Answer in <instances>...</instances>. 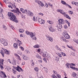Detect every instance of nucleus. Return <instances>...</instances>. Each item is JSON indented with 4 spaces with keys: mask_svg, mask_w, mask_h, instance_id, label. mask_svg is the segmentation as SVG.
Instances as JSON below:
<instances>
[{
    "mask_svg": "<svg viewBox=\"0 0 78 78\" xmlns=\"http://www.w3.org/2000/svg\"><path fill=\"white\" fill-rule=\"evenodd\" d=\"M0 41L2 44L4 45V46H7L8 45V42L5 39L3 38L0 39Z\"/></svg>",
    "mask_w": 78,
    "mask_h": 78,
    "instance_id": "20e7f679",
    "label": "nucleus"
},
{
    "mask_svg": "<svg viewBox=\"0 0 78 78\" xmlns=\"http://www.w3.org/2000/svg\"><path fill=\"white\" fill-rule=\"evenodd\" d=\"M40 51H41V49H38L37 50V52H38V53H40Z\"/></svg>",
    "mask_w": 78,
    "mask_h": 78,
    "instance_id": "4d7b16f0",
    "label": "nucleus"
},
{
    "mask_svg": "<svg viewBox=\"0 0 78 78\" xmlns=\"http://www.w3.org/2000/svg\"><path fill=\"white\" fill-rule=\"evenodd\" d=\"M36 56L37 58L41 59V56L37 54L36 55Z\"/></svg>",
    "mask_w": 78,
    "mask_h": 78,
    "instance_id": "7c9ffc66",
    "label": "nucleus"
},
{
    "mask_svg": "<svg viewBox=\"0 0 78 78\" xmlns=\"http://www.w3.org/2000/svg\"><path fill=\"white\" fill-rule=\"evenodd\" d=\"M44 71H45L46 73H47L48 72V69L45 67H44Z\"/></svg>",
    "mask_w": 78,
    "mask_h": 78,
    "instance_id": "c9c22d12",
    "label": "nucleus"
},
{
    "mask_svg": "<svg viewBox=\"0 0 78 78\" xmlns=\"http://www.w3.org/2000/svg\"><path fill=\"white\" fill-rule=\"evenodd\" d=\"M8 16L9 17V19L12 21H13L14 22L18 23V21L17 20V18H16V16L14 15L13 13L11 12H8Z\"/></svg>",
    "mask_w": 78,
    "mask_h": 78,
    "instance_id": "f257e3e1",
    "label": "nucleus"
},
{
    "mask_svg": "<svg viewBox=\"0 0 78 78\" xmlns=\"http://www.w3.org/2000/svg\"><path fill=\"white\" fill-rule=\"evenodd\" d=\"M58 56H59V57H60L61 58V57H62V56H61V54H60L59 53H58Z\"/></svg>",
    "mask_w": 78,
    "mask_h": 78,
    "instance_id": "052dcab7",
    "label": "nucleus"
},
{
    "mask_svg": "<svg viewBox=\"0 0 78 78\" xmlns=\"http://www.w3.org/2000/svg\"><path fill=\"white\" fill-rule=\"evenodd\" d=\"M66 21H67V24L68 25V27H70V23L68 22L67 20H66Z\"/></svg>",
    "mask_w": 78,
    "mask_h": 78,
    "instance_id": "8fccbe9b",
    "label": "nucleus"
},
{
    "mask_svg": "<svg viewBox=\"0 0 78 78\" xmlns=\"http://www.w3.org/2000/svg\"><path fill=\"white\" fill-rule=\"evenodd\" d=\"M38 22L41 24H44V23H45V20H42L41 18H39L38 19Z\"/></svg>",
    "mask_w": 78,
    "mask_h": 78,
    "instance_id": "4468645a",
    "label": "nucleus"
},
{
    "mask_svg": "<svg viewBox=\"0 0 78 78\" xmlns=\"http://www.w3.org/2000/svg\"><path fill=\"white\" fill-rule=\"evenodd\" d=\"M0 17H3V14L2 13H0Z\"/></svg>",
    "mask_w": 78,
    "mask_h": 78,
    "instance_id": "338daca9",
    "label": "nucleus"
},
{
    "mask_svg": "<svg viewBox=\"0 0 78 78\" xmlns=\"http://www.w3.org/2000/svg\"><path fill=\"white\" fill-rule=\"evenodd\" d=\"M12 70L13 71V72L14 73V74H16V71L14 69H12Z\"/></svg>",
    "mask_w": 78,
    "mask_h": 78,
    "instance_id": "a18cd8bd",
    "label": "nucleus"
},
{
    "mask_svg": "<svg viewBox=\"0 0 78 78\" xmlns=\"http://www.w3.org/2000/svg\"><path fill=\"white\" fill-rule=\"evenodd\" d=\"M61 54H62V55L63 56H67V55H66V54L62 52H61Z\"/></svg>",
    "mask_w": 78,
    "mask_h": 78,
    "instance_id": "473e14b6",
    "label": "nucleus"
},
{
    "mask_svg": "<svg viewBox=\"0 0 78 78\" xmlns=\"http://www.w3.org/2000/svg\"><path fill=\"white\" fill-rule=\"evenodd\" d=\"M61 2L62 4V5H66V6L67 5V3H66V2H65V1H64L62 0L61 1Z\"/></svg>",
    "mask_w": 78,
    "mask_h": 78,
    "instance_id": "4be33fe9",
    "label": "nucleus"
},
{
    "mask_svg": "<svg viewBox=\"0 0 78 78\" xmlns=\"http://www.w3.org/2000/svg\"><path fill=\"white\" fill-rule=\"evenodd\" d=\"M33 39L34 40H36V39H37L36 37H34L33 38Z\"/></svg>",
    "mask_w": 78,
    "mask_h": 78,
    "instance_id": "bf43d9fd",
    "label": "nucleus"
},
{
    "mask_svg": "<svg viewBox=\"0 0 78 78\" xmlns=\"http://www.w3.org/2000/svg\"><path fill=\"white\" fill-rule=\"evenodd\" d=\"M12 6H13L14 8H16V6L15 5V4H14L12 5Z\"/></svg>",
    "mask_w": 78,
    "mask_h": 78,
    "instance_id": "49530a36",
    "label": "nucleus"
},
{
    "mask_svg": "<svg viewBox=\"0 0 78 78\" xmlns=\"http://www.w3.org/2000/svg\"><path fill=\"white\" fill-rule=\"evenodd\" d=\"M66 6H68V7H69V8H72V7H71V6H70V5H69L67 4Z\"/></svg>",
    "mask_w": 78,
    "mask_h": 78,
    "instance_id": "5fc2aeb1",
    "label": "nucleus"
},
{
    "mask_svg": "<svg viewBox=\"0 0 78 78\" xmlns=\"http://www.w3.org/2000/svg\"><path fill=\"white\" fill-rule=\"evenodd\" d=\"M57 12H59L61 14H62V15H64V16L66 17L67 19H68L69 20L71 19V18L70 17V16H69L68 14H66V12H64V11L62 9H58L57 10Z\"/></svg>",
    "mask_w": 78,
    "mask_h": 78,
    "instance_id": "7ed1b4c3",
    "label": "nucleus"
},
{
    "mask_svg": "<svg viewBox=\"0 0 78 78\" xmlns=\"http://www.w3.org/2000/svg\"><path fill=\"white\" fill-rule=\"evenodd\" d=\"M31 62L32 63L31 64V66H34V63L33 62V60H31Z\"/></svg>",
    "mask_w": 78,
    "mask_h": 78,
    "instance_id": "72a5a7b5",
    "label": "nucleus"
},
{
    "mask_svg": "<svg viewBox=\"0 0 78 78\" xmlns=\"http://www.w3.org/2000/svg\"><path fill=\"white\" fill-rule=\"evenodd\" d=\"M53 72L55 74H57V72H56V71H55V70H54L53 71Z\"/></svg>",
    "mask_w": 78,
    "mask_h": 78,
    "instance_id": "774afa93",
    "label": "nucleus"
},
{
    "mask_svg": "<svg viewBox=\"0 0 78 78\" xmlns=\"http://www.w3.org/2000/svg\"><path fill=\"white\" fill-rule=\"evenodd\" d=\"M67 47H68V48H71V50H73V51H75V49H73V48L72 47H69V46L68 45H67Z\"/></svg>",
    "mask_w": 78,
    "mask_h": 78,
    "instance_id": "c756f323",
    "label": "nucleus"
},
{
    "mask_svg": "<svg viewBox=\"0 0 78 78\" xmlns=\"http://www.w3.org/2000/svg\"><path fill=\"white\" fill-rule=\"evenodd\" d=\"M76 2H75V1H73L72 2V4H73V5H75V3Z\"/></svg>",
    "mask_w": 78,
    "mask_h": 78,
    "instance_id": "13d9d810",
    "label": "nucleus"
},
{
    "mask_svg": "<svg viewBox=\"0 0 78 78\" xmlns=\"http://www.w3.org/2000/svg\"><path fill=\"white\" fill-rule=\"evenodd\" d=\"M13 65H16V60L14 58H13Z\"/></svg>",
    "mask_w": 78,
    "mask_h": 78,
    "instance_id": "393cba45",
    "label": "nucleus"
},
{
    "mask_svg": "<svg viewBox=\"0 0 78 78\" xmlns=\"http://www.w3.org/2000/svg\"><path fill=\"white\" fill-rule=\"evenodd\" d=\"M34 70L36 71V72H38V68L37 67H36L34 68Z\"/></svg>",
    "mask_w": 78,
    "mask_h": 78,
    "instance_id": "79ce46f5",
    "label": "nucleus"
},
{
    "mask_svg": "<svg viewBox=\"0 0 78 78\" xmlns=\"http://www.w3.org/2000/svg\"><path fill=\"white\" fill-rule=\"evenodd\" d=\"M71 69H73V70H76V71H78V69L77 68H75V67H71Z\"/></svg>",
    "mask_w": 78,
    "mask_h": 78,
    "instance_id": "cd10ccee",
    "label": "nucleus"
},
{
    "mask_svg": "<svg viewBox=\"0 0 78 78\" xmlns=\"http://www.w3.org/2000/svg\"><path fill=\"white\" fill-rule=\"evenodd\" d=\"M64 28L65 29H67V28H68V27H67V25H65L64 26Z\"/></svg>",
    "mask_w": 78,
    "mask_h": 78,
    "instance_id": "6e6d98bb",
    "label": "nucleus"
},
{
    "mask_svg": "<svg viewBox=\"0 0 78 78\" xmlns=\"http://www.w3.org/2000/svg\"><path fill=\"white\" fill-rule=\"evenodd\" d=\"M43 60L44 61V62H47V60H46V58H43Z\"/></svg>",
    "mask_w": 78,
    "mask_h": 78,
    "instance_id": "3c124183",
    "label": "nucleus"
},
{
    "mask_svg": "<svg viewBox=\"0 0 78 78\" xmlns=\"http://www.w3.org/2000/svg\"><path fill=\"white\" fill-rule=\"evenodd\" d=\"M14 69L19 72H23V70L22 68L19 67V66H17V67H15Z\"/></svg>",
    "mask_w": 78,
    "mask_h": 78,
    "instance_id": "9b49d317",
    "label": "nucleus"
},
{
    "mask_svg": "<svg viewBox=\"0 0 78 78\" xmlns=\"http://www.w3.org/2000/svg\"><path fill=\"white\" fill-rule=\"evenodd\" d=\"M57 77L58 78H61V75L58 74H57Z\"/></svg>",
    "mask_w": 78,
    "mask_h": 78,
    "instance_id": "58836bf2",
    "label": "nucleus"
},
{
    "mask_svg": "<svg viewBox=\"0 0 78 78\" xmlns=\"http://www.w3.org/2000/svg\"><path fill=\"white\" fill-rule=\"evenodd\" d=\"M61 40H62V41H64V42H68V41H66V38H64V37H61Z\"/></svg>",
    "mask_w": 78,
    "mask_h": 78,
    "instance_id": "a211bd4d",
    "label": "nucleus"
},
{
    "mask_svg": "<svg viewBox=\"0 0 78 78\" xmlns=\"http://www.w3.org/2000/svg\"><path fill=\"white\" fill-rule=\"evenodd\" d=\"M3 11V9L2 8H0V12L2 13Z\"/></svg>",
    "mask_w": 78,
    "mask_h": 78,
    "instance_id": "864d4df0",
    "label": "nucleus"
},
{
    "mask_svg": "<svg viewBox=\"0 0 78 78\" xmlns=\"http://www.w3.org/2000/svg\"><path fill=\"white\" fill-rule=\"evenodd\" d=\"M40 1H38L37 0H36L35 1V2L37 3L38 4H39V3L40 2Z\"/></svg>",
    "mask_w": 78,
    "mask_h": 78,
    "instance_id": "c03bdc74",
    "label": "nucleus"
},
{
    "mask_svg": "<svg viewBox=\"0 0 78 78\" xmlns=\"http://www.w3.org/2000/svg\"><path fill=\"white\" fill-rule=\"evenodd\" d=\"M13 47L14 48H15V49H17L18 48V46H17V43H14V44Z\"/></svg>",
    "mask_w": 78,
    "mask_h": 78,
    "instance_id": "6ab92c4d",
    "label": "nucleus"
},
{
    "mask_svg": "<svg viewBox=\"0 0 78 78\" xmlns=\"http://www.w3.org/2000/svg\"><path fill=\"white\" fill-rule=\"evenodd\" d=\"M46 58H47V59H51L50 55L48 54L46 56Z\"/></svg>",
    "mask_w": 78,
    "mask_h": 78,
    "instance_id": "412c9836",
    "label": "nucleus"
},
{
    "mask_svg": "<svg viewBox=\"0 0 78 78\" xmlns=\"http://www.w3.org/2000/svg\"><path fill=\"white\" fill-rule=\"evenodd\" d=\"M18 41H17V42L18 44H19V46H20L22 44V43L21 42V41H20L19 40H17Z\"/></svg>",
    "mask_w": 78,
    "mask_h": 78,
    "instance_id": "aec40b11",
    "label": "nucleus"
},
{
    "mask_svg": "<svg viewBox=\"0 0 78 78\" xmlns=\"http://www.w3.org/2000/svg\"><path fill=\"white\" fill-rule=\"evenodd\" d=\"M14 55L17 58L18 60L19 61H21V58H20V57L19 55L15 53Z\"/></svg>",
    "mask_w": 78,
    "mask_h": 78,
    "instance_id": "dca6fc26",
    "label": "nucleus"
},
{
    "mask_svg": "<svg viewBox=\"0 0 78 78\" xmlns=\"http://www.w3.org/2000/svg\"><path fill=\"white\" fill-rule=\"evenodd\" d=\"M34 48H39V45L38 44L34 46Z\"/></svg>",
    "mask_w": 78,
    "mask_h": 78,
    "instance_id": "bb28decb",
    "label": "nucleus"
},
{
    "mask_svg": "<svg viewBox=\"0 0 78 78\" xmlns=\"http://www.w3.org/2000/svg\"><path fill=\"white\" fill-rule=\"evenodd\" d=\"M46 39L48 41H50L51 42H53V38L50 37L48 35H46Z\"/></svg>",
    "mask_w": 78,
    "mask_h": 78,
    "instance_id": "f8f14e48",
    "label": "nucleus"
},
{
    "mask_svg": "<svg viewBox=\"0 0 78 78\" xmlns=\"http://www.w3.org/2000/svg\"><path fill=\"white\" fill-rule=\"evenodd\" d=\"M73 76V77H75L76 76V75H77V74H76L75 73H73L72 74Z\"/></svg>",
    "mask_w": 78,
    "mask_h": 78,
    "instance_id": "2f4dec72",
    "label": "nucleus"
},
{
    "mask_svg": "<svg viewBox=\"0 0 78 78\" xmlns=\"http://www.w3.org/2000/svg\"><path fill=\"white\" fill-rule=\"evenodd\" d=\"M39 15H40V16H44V14L42 13H38Z\"/></svg>",
    "mask_w": 78,
    "mask_h": 78,
    "instance_id": "603ef678",
    "label": "nucleus"
},
{
    "mask_svg": "<svg viewBox=\"0 0 78 78\" xmlns=\"http://www.w3.org/2000/svg\"><path fill=\"white\" fill-rule=\"evenodd\" d=\"M59 48V46H58V45H56V46H55V48L57 49H58V48Z\"/></svg>",
    "mask_w": 78,
    "mask_h": 78,
    "instance_id": "680f3d73",
    "label": "nucleus"
},
{
    "mask_svg": "<svg viewBox=\"0 0 78 78\" xmlns=\"http://www.w3.org/2000/svg\"><path fill=\"white\" fill-rule=\"evenodd\" d=\"M4 51L6 55H9V52L7 50L4 49V50H2L0 52L1 54L2 55V56L3 57H4Z\"/></svg>",
    "mask_w": 78,
    "mask_h": 78,
    "instance_id": "39448f33",
    "label": "nucleus"
},
{
    "mask_svg": "<svg viewBox=\"0 0 78 78\" xmlns=\"http://www.w3.org/2000/svg\"><path fill=\"white\" fill-rule=\"evenodd\" d=\"M75 5H76V6H78V3L76 2V3H75Z\"/></svg>",
    "mask_w": 78,
    "mask_h": 78,
    "instance_id": "0e129e2a",
    "label": "nucleus"
},
{
    "mask_svg": "<svg viewBox=\"0 0 78 78\" xmlns=\"http://www.w3.org/2000/svg\"><path fill=\"white\" fill-rule=\"evenodd\" d=\"M3 27L4 30H6V29H7V28L5 25H3Z\"/></svg>",
    "mask_w": 78,
    "mask_h": 78,
    "instance_id": "37998d69",
    "label": "nucleus"
},
{
    "mask_svg": "<svg viewBox=\"0 0 78 78\" xmlns=\"http://www.w3.org/2000/svg\"><path fill=\"white\" fill-rule=\"evenodd\" d=\"M59 24H58L57 26V27H58V31H60L61 30V28H62V25L61 24H64V21L63 19H60L58 20Z\"/></svg>",
    "mask_w": 78,
    "mask_h": 78,
    "instance_id": "f03ea898",
    "label": "nucleus"
},
{
    "mask_svg": "<svg viewBox=\"0 0 78 78\" xmlns=\"http://www.w3.org/2000/svg\"><path fill=\"white\" fill-rule=\"evenodd\" d=\"M38 18V17H37L36 18V19L37 20H36L35 19V17H34V16L33 18V20L34 21H37V19Z\"/></svg>",
    "mask_w": 78,
    "mask_h": 78,
    "instance_id": "e433bc0d",
    "label": "nucleus"
},
{
    "mask_svg": "<svg viewBox=\"0 0 78 78\" xmlns=\"http://www.w3.org/2000/svg\"><path fill=\"white\" fill-rule=\"evenodd\" d=\"M8 7H9V8H11V9H12V6L11 5H9Z\"/></svg>",
    "mask_w": 78,
    "mask_h": 78,
    "instance_id": "e2e57ef3",
    "label": "nucleus"
},
{
    "mask_svg": "<svg viewBox=\"0 0 78 78\" xmlns=\"http://www.w3.org/2000/svg\"><path fill=\"white\" fill-rule=\"evenodd\" d=\"M3 62H4V60L3 59L0 60V66H1L0 68L1 69H3V66H2V64L3 65Z\"/></svg>",
    "mask_w": 78,
    "mask_h": 78,
    "instance_id": "ddd939ff",
    "label": "nucleus"
},
{
    "mask_svg": "<svg viewBox=\"0 0 78 78\" xmlns=\"http://www.w3.org/2000/svg\"><path fill=\"white\" fill-rule=\"evenodd\" d=\"M49 30L51 31V32H53L55 31V30L53 29L52 27H50L49 28Z\"/></svg>",
    "mask_w": 78,
    "mask_h": 78,
    "instance_id": "5701e85b",
    "label": "nucleus"
},
{
    "mask_svg": "<svg viewBox=\"0 0 78 78\" xmlns=\"http://www.w3.org/2000/svg\"><path fill=\"white\" fill-rule=\"evenodd\" d=\"M68 12L70 14L72 15L73 14V12L71 11H68Z\"/></svg>",
    "mask_w": 78,
    "mask_h": 78,
    "instance_id": "4c0bfd02",
    "label": "nucleus"
},
{
    "mask_svg": "<svg viewBox=\"0 0 78 78\" xmlns=\"http://www.w3.org/2000/svg\"><path fill=\"white\" fill-rule=\"evenodd\" d=\"M23 59L24 60H25L26 61V60H27V59H28V58H27V56H26L25 55L23 56Z\"/></svg>",
    "mask_w": 78,
    "mask_h": 78,
    "instance_id": "b1692460",
    "label": "nucleus"
},
{
    "mask_svg": "<svg viewBox=\"0 0 78 78\" xmlns=\"http://www.w3.org/2000/svg\"><path fill=\"white\" fill-rule=\"evenodd\" d=\"M27 14L29 16L31 17L33 16V13L31 12V11H28L27 12Z\"/></svg>",
    "mask_w": 78,
    "mask_h": 78,
    "instance_id": "2eb2a0df",
    "label": "nucleus"
},
{
    "mask_svg": "<svg viewBox=\"0 0 78 78\" xmlns=\"http://www.w3.org/2000/svg\"><path fill=\"white\" fill-rule=\"evenodd\" d=\"M48 54L46 52H42V56L44 58H46L47 55Z\"/></svg>",
    "mask_w": 78,
    "mask_h": 78,
    "instance_id": "f3484780",
    "label": "nucleus"
},
{
    "mask_svg": "<svg viewBox=\"0 0 78 78\" xmlns=\"http://www.w3.org/2000/svg\"><path fill=\"white\" fill-rule=\"evenodd\" d=\"M20 11H21V12H23V13H25V12H23L24 11V10L23 9V8H21L20 9Z\"/></svg>",
    "mask_w": 78,
    "mask_h": 78,
    "instance_id": "f704fd0d",
    "label": "nucleus"
},
{
    "mask_svg": "<svg viewBox=\"0 0 78 78\" xmlns=\"http://www.w3.org/2000/svg\"><path fill=\"white\" fill-rule=\"evenodd\" d=\"M26 33L27 35H30L31 37L32 38L35 36V34H34L33 32H30L28 31H26Z\"/></svg>",
    "mask_w": 78,
    "mask_h": 78,
    "instance_id": "9d476101",
    "label": "nucleus"
},
{
    "mask_svg": "<svg viewBox=\"0 0 78 78\" xmlns=\"http://www.w3.org/2000/svg\"><path fill=\"white\" fill-rule=\"evenodd\" d=\"M47 22L49 23V24H52V21H51L48 20L47 21Z\"/></svg>",
    "mask_w": 78,
    "mask_h": 78,
    "instance_id": "ea45409f",
    "label": "nucleus"
},
{
    "mask_svg": "<svg viewBox=\"0 0 78 78\" xmlns=\"http://www.w3.org/2000/svg\"><path fill=\"white\" fill-rule=\"evenodd\" d=\"M7 77V76H6L5 73L3 71H0V78H6Z\"/></svg>",
    "mask_w": 78,
    "mask_h": 78,
    "instance_id": "0eeeda50",
    "label": "nucleus"
},
{
    "mask_svg": "<svg viewBox=\"0 0 78 78\" xmlns=\"http://www.w3.org/2000/svg\"><path fill=\"white\" fill-rule=\"evenodd\" d=\"M10 27L12 28V29L14 30V27L13 26H12V25H10Z\"/></svg>",
    "mask_w": 78,
    "mask_h": 78,
    "instance_id": "de8ad7c7",
    "label": "nucleus"
},
{
    "mask_svg": "<svg viewBox=\"0 0 78 78\" xmlns=\"http://www.w3.org/2000/svg\"><path fill=\"white\" fill-rule=\"evenodd\" d=\"M38 78H44V77L42 76H41L40 75H38L37 76Z\"/></svg>",
    "mask_w": 78,
    "mask_h": 78,
    "instance_id": "a19ab883",
    "label": "nucleus"
},
{
    "mask_svg": "<svg viewBox=\"0 0 78 78\" xmlns=\"http://www.w3.org/2000/svg\"><path fill=\"white\" fill-rule=\"evenodd\" d=\"M63 33H64V36L66 38V39H69L70 38V36L67 33V32L66 31H65L63 32Z\"/></svg>",
    "mask_w": 78,
    "mask_h": 78,
    "instance_id": "1a4fd4ad",
    "label": "nucleus"
},
{
    "mask_svg": "<svg viewBox=\"0 0 78 78\" xmlns=\"http://www.w3.org/2000/svg\"><path fill=\"white\" fill-rule=\"evenodd\" d=\"M66 68L69 69V68L70 67V68L71 69V67H73L72 66H75V64L73 63H68L66 64Z\"/></svg>",
    "mask_w": 78,
    "mask_h": 78,
    "instance_id": "6e6552de",
    "label": "nucleus"
},
{
    "mask_svg": "<svg viewBox=\"0 0 78 78\" xmlns=\"http://www.w3.org/2000/svg\"><path fill=\"white\" fill-rule=\"evenodd\" d=\"M20 48L21 50H22V51H23V50H24V48H23V47H20Z\"/></svg>",
    "mask_w": 78,
    "mask_h": 78,
    "instance_id": "09e8293b",
    "label": "nucleus"
},
{
    "mask_svg": "<svg viewBox=\"0 0 78 78\" xmlns=\"http://www.w3.org/2000/svg\"><path fill=\"white\" fill-rule=\"evenodd\" d=\"M39 3V4L40 5H41V6L42 7L44 6V3H42V2H40Z\"/></svg>",
    "mask_w": 78,
    "mask_h": 78,
    "instance_id": "a878e982",
    "label": "nucleus"
},
{
    "mask_svg": "<svg viewBox=\"0 0 78 78\" xmlns=\"http://www.w3.org/2000/svg\"><path fill=\"white\" fill-rule=\"evenodd\" d=\"M12 12H15L16 13L17 16H19L20 14H21V12H20V10L19 9L16 8V10H11Z\"/></svg>",
    "mask_w": 78,
    "mask_h": 78,
    "instance_id": "423d86ee",
    "label": "nucleus"
},
{
    "mask_svg": "<svg viewBox=\"0 0 78 78\" xmlns=\"http://www.w3.org/2000/svg\"><path fill=\"white\" fill-rule=\"evenodd\" d=\"M19 31L20 33H23V32H24V30L20 29H19Z\"/></svg>",
    "mask_w": 78,
    "mask_h": 78,
    "instance_id": "c85d7f7f",
    "label": "nucleus"
},
{
    "mask_svg": "<svg viewBox=\"0 0 78 78\" xmlns=\"http://www.w3.org/2000/svg\"><path fill=\"white\" fill-rule=\"evenodd\" d=\"M45 6H46V8H47L48 6V4L46 3L45 4Z\"/></svg>",
    "mask_w": 78,
    "mask_h": 78,
    "instance_id": "69168bd1",
    "label": "nucleus"
}]
</instances>
